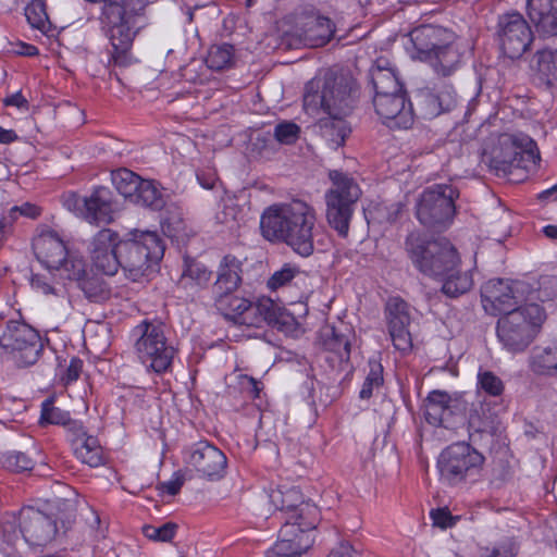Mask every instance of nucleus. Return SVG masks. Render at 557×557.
<instances>
[{"label":"nucleus","instance_id":"nucleus-59","mask_svg":"<svg viewBox=\"0 0 557 557\" xmlns=\"http://www.w3.org/2000/svg\"><path fill=\"white\" fill-rule=\"evenodd\" d=\"M327 557H360V554L351 545L343 543L332 549Z\"/></svg>","mask_w":557,"mask_h":557},{"label":"nucleus","instance_id":"nucleus-49","mask_svg":"<svg viewBox=\"0 0 557 557\" xmlns=\"http://www.w3.org/2000/svg\"><path fill=\"white\" fill-rule=\"evenodd\" d=\"M429 104L432 107L430 114L437 115L444 111L450 110L456 104V95L451 88H446L438 96H431Z\"/></svg>","mask_w":557,"mask_h":557},{"label":"nucleus","instance_id":"nucleus-21","mask_svg":"<svg viewBox=\"0 0 557 557\" xmlns=\"http://www.w3.org/2000/svg\"><path fill=\"white\" fill-rule=\"evenodd\" d=\"M183 459L188 467H193L207 478L221 476L226 466L225 455L207 442H199L186 448Z\"/></svg>","mask_w":557,"mask_h":557},{"label":"nucleus","instance_id":"nucleus-26","mask_svg":"<svg viewBox=\"0 0 557 557\" xmlns=\"http://www.w3.org/2000/svg\"><path fill=\"white\" fill-rule=\"evenodd\" d=\"M499 143L506 147L503 160L504 171H511L513 168L522 166L521 162L524 159L533 164L540 160L535 143L527 135L504 134L500 136Z\"/></svg>","mask_w":557,"mask_h":557},{"label":"nucleus","instance_id":"nucleus-48","mask_svg":"<svg viewBox=\"0 0 557 557\" xmlns=\"http://www.w3.org/2000/svg\"><path fill=\"white\" fill-rule=\"evenodd\" d=\"M2 466L14 472H23L30 470L34 466V462L30 458H28L24 453L20 451H11L7 453L1 457Z\"/></svg>","mask_w":557,"mask_h":557},{"label":"nucleus","instance_id":"nucleus-16","mask_svg":"<svg viewBox=\"0 0 557 557\" xmlns=\"http://www.w3.org/2000/svg\"><path fill=\"white\" fill-rule=\"evenodd\" d=\"M456 197V190L449 185L429 187L422 193L417 203L418 220L430 228H446L455 214Z\"/></svg>","mask_w":557,"mask_h":557},{"label":"nucleus","instance_id":"nucleus-61","mask_svg":"<svg viewBox=\"0 0 557 557\" xmlns=\"http://www.w3.org/2000/svg\"><path fill=\"white\" fill-rule=\"evenodd\" d=\"M235 215H236V209L233 206L225 202L224 211L222 212V215H221V213H218L216 219L220 223H227V222L234 220Z\"/></svg>","mask_w":557,"mask_h":557},{"label":"nucleus","instance_id":"nucleus-53","mask_svg":"<svg viewBox=\"0 0 557 557\" xmlns=\"http://www.w3.org/2000/svg\"><path fill=\"white\" fill-rule=\"evenodd\" d=\"M32 288L45 296H60L61 289L57 288L45 274H34L30 280Z\"/></svg>","mask_w":557,"mask_h":557},{"label":"nucleus","instance_id":"nucleus-9","mask_svg":"<svg viewBox=\"0 0 557 557\" xmlns=\"http://www.w3.org/2000/svg\"><path fill=\"white\" fill-rule=\"evenodd\" d=\"M136 20L137 13L128 1L110 0L103 5L101 24L117 65L126 66L132 62L129 50L137 32Z\"/></svg>","mask_w":557,"mask_h":557},{"label":"nucleus","instance_id":"nucleus-50","mask_svg":"<svg viewBox=\"0 0 557 557\" xmlns=\"http://www.w3.org/2000/svg\"><path fill=\"white\" fill-rule=\"evenodd\" d=\"M188 280L195 282L199 287L206 286L211 280V272L203 264L191 262L187 264L183 273V281L187 282Z\"/></svg>","mask_w":557,"mask_h":557},{"label":"nucleus","instance_id":"nucleus-64","mask_svg":"<svg viewBox=\"0 0 557 557\" xmlns=\"http://www.w3.org/2000/svg\"><path fill=\"white\" fill-rule=\"evenodd\" d=\"M539 198L542 200L557 199V183L552 187L541 191Z\"/></svg>","mask_w":557,"mask_h":557},{"label":"nucleus","instance_id":"nucleus-47","mask_svg":"<svg viewBox=\"0 0 557 557\" xmlns=\"http://www.w3.org/2000/svg\"><path fill=\"white\" fill-rule=\"evenodd\" d=\"M41 209L30 202H24L21 206H14L9 209L7 213L0 214V220H4L8 223V233L13 224V222L18 216H25L29 219H36L40 215Z\"/></svg>","mask_w":557,"mask_h":557},{"label":"nucleus","instance_id":"nucleus-51","mask_svg":"<svg viewBox=\"0 0 557 557\" xmlns=\"http://www.w3.org/2000/svg\"><path fill=\"white\" fill-rule=\"evenodd\" d=\"M63 206L66 210L74 213L77 216H81L87 221V210H86V198L81 197L75 193H67L63 196L62 199Z\"/></svg>","mask_w":557,"mask_h":557},{"label":"nucleus","instance_id":"nucleus-27","mask_svg":"<svg viewBox=\"0 0 557 557\" xmlns=\"http://www.w3.org/2000/svg\"><path fill=\"white\" fill-rule=\"evenodd\" d=\"M529 368L537 376L557 377V339L534 346L529 356Z\"/></svg>","mask_w":557,"mask_h":557},{"label":"nucleus","instance_id":"nucleus-43","mask_svg":"<svg viewBox=\"0 0 557 557\" xmlns=\"http://www.w3.org/2000/svg\"><path fill=\"white\" fill-rule=\"evenodd\" d=\"M178 525L174 522H164L161 524H147L143 528L146 539L157 543H169L176 535Z\"/></svg>","mask_w":557,"mask_h":557},{"label":"nucleus","instance_id":"nucleus-29","mask_svg":"<svg viewBox=\"0 0 557 557\" xmlns=\"http://www.w3.org/2000/svg\"><path fill=\"white\" fill-rule=\"evenodd\" d=\"M86 198L87 221L109 223L113 219V196L107 187H96Z\"/></svg>","mask_w":557,"mask_h":557},{"label":"nucleus","instance_id":"nucleus-4","mask_svg":"<svg viewBox=\"0 0 557 557\" xmlns=\"http://www.w3.org/2000/svg\"><path fill=\"white\" fill-rule=\"evenodd\" d=\"M406 247L414 265L425 275L440 281L442 292L448 297H457L471 289L472 272L460 268V258L448 240L425 243L420 235L412 233L407 238Z\"/></svg>","mask_w":557,"mask_h":557},{"label":"nucleus","instance_id":"nucleus-44","mask_svg":"<svg viewBox=\"0 0 557 557\" xmlns=\"http://www.w3.org/2000/svg\"><path fill=\"white\" fill-rule=\"evenodd\" d=\"M478 389L485 394L497 397L504 392L505 385L503 380L488 370L480 369L476 375Z\"/></svg>","mask_w":557,"mask_h":557},{"label":"nucleus","instance_id":"nucleus-7","mask_svg":"<svg viewBox=\"0 0 557 557\" xmlns=\"http://www.w3.org/2000/svg\"><path fill=\"white\" fill-rule=\"evenodd\" d=\"M18 528L17 532L15 521H5L1 527L0 550L5 557H18L23 544L44 546L51 542L57 533L54 520L33 507L21 510Z\"/></svg>","mask_w":557,"mask_h":557},{"label":"nucleus","instance_id":"nucleus-42","mask_svg":"<svg viewBox=\"0 0 557 557\" xmlns=\"http://www.w3.org/2000/svg\"><path fill=\"white\" fill-rule=\"evenodd\" d=\"M39 422L41 425L45 424H58L64 425L66 429L69 424L72 422H77L76 420L70 419V413L64 411L53 405V399H46L41 405V414Z\"/></svg>","mask_w":557,"mask_h":557},{"label":"nucleus","instance_id":"nucleus-55","mask_svg":"<svg viewBox=\"0 0 557 557\" xmlns=\"http://www.w3.org/2000/svg\"><path fill=\"white\" fill-rule=\"evenodd\" d=\"M186 479L187 471H175L168 481L161 484V490L163 493H166L169 495H175L176 493H178Z\"/></svg>","mask_w":557,"mask_h":557},{"label":"nucleus","instance_id":"nucleus-5","mask_svg":"<svg viewBox=\"0 0 557 557\" xmlns=\"http://www.w3.org/2000/svg\"><path fill=\"white\" fill-rule=\"evenodd\" d=\"M404 45L411 59L429 63L437 74L444 76L456 71L462 55L471 50L451 30L435 25H421L412 29Z\"/></svg>","mask_w":557,"mask_h":557},{"label":"nucleus","instance_id":"nucleus-60","mask_svg":"<svg viewBox=\"0 0 557 557\" xmlns=\"http://www.w3.org/2000/svg\"><path fill=\"white\" fill-rule=\"evenodd\" d=\"M4 104L15 107L23 112L28 110V102L20 91L7 97Z\"/></svg>","mask_w":557,"mask_h":557},{"label":"nucleus","instance_id":"nucleus-37","mask_svg":"<svg viewBox=\"0 0 557 557\" xmlns=\"http://www.w3.org/2000/svg\"><path fill=\"white\" fill-rule=\"evenodd\" d=\"M235 63V49L228 44L213 45L209 48L206 64L213 71H222Z\"/></svg>","mask_w":557,"mask_h":557},{"label":"nucleus","instance_id":"nucleus-39","mask_svg":"<svg viewBox=\"0 0 557 557\" xmlns=\"http://www.w3.org/2000/svg\"><path fill=\"white\" fill-rule=\"evenodd\" d=\"M161 227L164 235L175 240L177 244L183 243L187 237L182 211L176 207L172 211H169L168 216L162 218Z\"/></svg>","mask_w":557,"mask_h":557},{"label":"nucleus","instance_id":"nucleus-17","mask_svg":"<svg viewBox=\"0 0 557 557\" xmlns=\"http://www.w3.org/2000/svg\"><path fill=\"white\" fill-rule=\"evenodd\" d=\"M483 461V456L476 449L460 442L441 453L437 466L441 479L449 485H455L478 474Z\"/></svg>","mask_w":557,"mask_h":557},{"label":"nucleus","instance_id":"nucleus-1","mask_svg":"<svg viewBox=\"0 0 557 557\" xmlns=\"http://www.w3.org/2000/svg\"><path fill=\"white\" fill-rule=\"evenodd\" d=\"M267 497L271 509L284 515L285 522L278 541L265 557H300L313 544V532L320 520L318 507L305 500L299 488L289 484L270 488Z\"/></svg>","mask_w":557,"mask_h":557},{"label":"nucleus","instance_id":"nucleus-54","mask_svg":"<svg viewBox=\"0 0 557 557\" xmlns=\"http://www.w3.org/2000/svg\"><path fill=\"white\" fill-rule=\"evenodd\" d=\"M430 517L433 521V524L441 529L450 528L458 520V517L451 516L450 511L447 508L433 509L430 512Z\"/></svg>","mask_w":557,"mask_h":557},{"label":"nucleus","instance_id":"nucleus-40","mask_svg":"<svg viewBox=\"0 0 557 557\" xmlns=\"http://www.w3.org/2000/svg\"><path fill=\"white\" fill-rule=\"evenodd\" d=\"M25 16L33 28L46 33L50 28V22L46 12L45 0H32L25 8Z\"/></svg>","mask_w":557,"mask_h":557},{"label":"nucleus","instance_id":"nucleus-52","mask_svg":"<svg viewBox=\"0 0 557 557\" xmlns=\"http://www.w3.org/2000/svg\"><path fill=\"white\" fill-rule=\"evenodd\" d=\"M274 135L281 144L289 145L298 138L299 127L295 123L283 122L276 125Z\"/></svg>","mask_w":557,"mask_h":557},{"label":"nucleus","instance_id":"nucleus-45","mask_svg":"<svg viewBox=\"0 0 557 557\" xmlns=\"http://www.w3.org/2000/svg\"><path fill=\"white\" fill-rule=\"evenodd\" d=\"M383 384V367L377 361L369 362V372L360 389L359 396L368 399L372 396L373 391Z\"/></svg>","mask_w":557,"mask_h":557},{"label":"nucleus","instance_id":"nucleus-36","mask_svg":"<svg viewBox=\"0 0 557 557\" xmlns=\"http://www.w3.org/2000/svg\"><path fill=\"white\" fill-rule=\"evenodd\" d=\"M141 181L143 178L127 169H119L111 173V182L117 193L131 201L140 188Z\"/></svg>","mask_w":557,"mask_h":557},{"label":"nucleus","instance_id":"nucleus-11","mask_svg":"<svg viewBox=\"0 0 557 557\" xmlns=\"http://www.w3.org/2000/svg\"><path fill=\"white\" fill-rule=\"evenodd\" d=\"M132 336L136 356L147 370L163 373L170 369L176 350L161 322L145 320L133 329Z\"/></svg>","mask_w":557,"mask_h":557},{"label":"nucleus","instance_id":"nucleus-28","mask_svg":"<svg viewBox=\"0 0 557 557\" xmlns=\"http://www.w3.org/2000/svg\"><path fill=\"white\" fill-rule=\"evenodd\" d=\"M527 11L537 32L557 35V0H527Z\"/></svg>","mask_w":557,"mask_h":557},{"label":"nucleus","instance_id":"nucleus-24","mask_svg":"<svg viewBox=\"0 0 557 557\" xmlns=\"http://www.w3.org/2000/svg\"><path fill=\"white\" fill-rule=\"evenodd\" d=\"M425 419L432 425H447L449 419L465 410L462 395L448 394L444 391H432L425 399Z\"/></svg>","mask_w":557,"mask_h":557},{"label":"nucleus","instance_id":"nucleus-58","mask_svg":"<svg viewBox=\"0 0 557 557\" xmlns=\"http://www.w3.org/2000/svg\"><path fill=\"white\" fill-rule=\"evenodd\" d=\"M197 181L205 189H214L219 185L216 174L212 170L198 172Z\"/></svg>","mask_w":557,"mask_h":557},{"label":"nucleus","instance_id":"nucleus-35","mask_svg":"<svg viewBox=\"0 0 557 557\" xmlns=\"http://www.w3.org/2000/svg\"><path fill=\"white\" fill-rule=\"evenodd\" d=\"M133 202L152 210H161L166 203L159 184L150 180L141 181L140 188L136 193Z\"/></svg>","mask_w":557,"mask_h":557},{"label":"nucleus","instance_id":"nucleus-14","mask_svg":"<svg viewBox=\"0 0 557 557\" xmlns=\"http://www.w3.org/2000/svg\"><path fill=\"white\" fill-rule=\"evenodd\" d=\"M44 348L40 334L21 322H11L0 336V358L12 361L18 367L33 366L39 359Z\"/></svg>","mask_w":557,"mask_h":557},{"label":"nucleus","instance_id":"nucleus-46","mask_svg":"<svg viewBox=\"0 0 557 557\" xmlns=\"http://www.w3.org/2000/svg\"><path fill=\"white\" fill-rule=\"evenodd\" d=\"M469 429L474 432H484L493 434L497 431L498 417L494 413L481 416L478 410L470 413L469 417Z\"/></svg>","mask_w":557,"mask_h":557},{"label":"nucleus","instance_id":"nucleus-63","mask_svg":"<svg viewBox=\"0 0 557 557\" xmlns=\"http://www.w3.org/2000/svg\"><path fill=\"white\" fill-rule=\"evenodd\" d=\"M17 139V135L12 129H4L0 127V143L11 144Z\"/></svg>","mask_w":557,"mask_h":557},{"label":"nucleus","instance_id":"nucleus-62","mask_svg":"<svg viewBox=\"0 0 557 557\" xmlns=\"http://www.w3.org/2000/svg\"><path fill=\"white\" fill-rule=\"evenodd\" d=\"M242 380H243L242 381L243 387L247 386V388H249V393L251 394V396L258 397L259 396V388H258L257 381L253 377H250V376H247V375H243Z\"/></svg>","mask_w":557,"mask_h":557},{"label":"nucleus","instance_id":"nucleus-10","mask_svg":"<svg viewBox=\"0 0 557 557\" xmlns=\"http://www.w3.org/2000/svg\"><path fill=\"white\" fill-rule=\"evenodd\" d=\"M545 318L544 309L536 302L518 307L498 320L497 337L509 352H521L533 342Z\"/></svg>","mask_w":557,"mask_h":557},{"label":"nucleus","instance_id":"nucleus-32","mask_svg":"<svg viewBox=\"0 0 557 557\" xmlns=\"http://www.w3.org/2000/svg\"><path fill=\"white\" fill-rule=\"evenodd\" d=\"M370 76L374 94L404 89L395 67L387 59L379 58L370 70Z\"/></svg>","mask_w":557,"mask_h":557},{"label":"nucleus","instance_id":"nucleus-33","mask_svg":"<svg viewBox=\"0 0 557 557\" xmlns=\"http://www.w3.org/2000/svg\"><path fill=\"white\" fill-rule=\"evenodd\" d=\"M539 79L550 87H557V50L544 49L535 55Z\"/></svg>","mask_w":557,"mask_h":557},{"label":"nucleus","instance_id":"nucleus-12","mask_svg":"<svg viewBox=\"0 0 557 557\" xmlns=\"http://www.w3.org/2000/svg\"><path fill=\"white\" fill-rule=\"evenodd\" d=\"M331 187L325 193V215L329 225L341 237L349 232L354 207L361 197V189L348 174L333 170L329 173Z\"/></svg>","mask_w":557,"mask_h":557},{"label":"nucleus","instance_id":"nucleus-18","mask_svg":"<svg viewBox=\"0 0 557 557\" xmlns=\"http://www.w3.org/2000/svg\"><path fill=\"white\" fill-rule=\"evenodd\" d=\"M124 238L113 230L103 228L89 240L87 250L91 268L97 274L112 276L121 267L122 243Z\"/></svg>","mask_w":557,"mask_h":557},{"label":"nucleus","instance_id":"nucleus-57","mask_svg":"<svg viewBox=\"0 0 557 557\" xmlns=\"http://www.w3.org/2000/svg\"><path fill=\"white\" fill-rule=\"evenodd\" d=\"M83 368V362L78 358H73L70 361V364L66 368L65 373L62 375V381L64 384H70L76 381L81 374Z\"/></svg>","mask_w":557,"mask_h":557},{"label":"nucleus","instance_id":"nucleus-34","mask_svg":"<svg viewBox=\"0 0 557 557\" xmlns=\"http://www.w3.org/2000/svg\"><path fill=\"white\" fill-rule=\"evenodd\" d=\"M305 273L294 263H284L280 269L275 270L268 278L267 287L272 290H278L290 284H297L305 280Z\"/></svg>","mask_w":557,"mask_h":557},{"label":"nucleus","instance_id":"nucleus-25","mask_svg":"<svg viewBox=\"0 0 557 557\" xmlns=\"http://www.w3.org/2000/svg\"><path fill=\"white\" fill-rule=\"evenodd\" d=\"M67 436L75 457L83 463L96 468L103 463L102 447L97 437L88 435L82 422H72L67 428Z\"/></svg>","mask_w":557,"mask_h":557},{"label":"nucleus","instance_id":"nucleus-30","mask_svg":"<svg viewBox=\"0 0 557 557\" xmlns=\"http://www.w3.org/2000/svg\"><path fill=\"white\" fill-rule=\"evenodd\" d=\"M242 282V262L233 257L225 256L218 268V277L214 284V294L234 293Z\"/></svg>","mask_w":557,"mask_h":557},{"label":"nucleus","instance_id":"nucleus-41","mask_svg":"<svg viewBox=\"0 0 557 557\" xmlns=\"http://www.w3.org/2000/svg\"><path fill=\"white\" fill-rule=\"evenodd\" d=\"M401 211L399 203L392 205L389 208L382 203H369L363 208L364 218L370 223L373 222H393Z\"/></svg>","mask_w":557,"mask_h":557},{"label":"nucleus","instance_id":"nucleus-23","mask_svg":"<svg viewBox=\"0 0 557 557\" xmlns=\"http://www.w3.org/2000/svg\"><path fill=\"white\" fill-rule=\"evenodd\" d=\"M71 246L54 230L39 226L33 238V251L37 261L50 273L60 264Z\"/></svg>","mask_w":557,"mask_h":557},{"label":"nucleus","instance_id":"nucleus-6","mask_svg":"<svg viewBox=\"0 0 557 557\" xmlns=\"http://www.w3.org/2000/svg\"><path fill=\"white\" fill-rule=\"evenodd\" d=\"M557 297V276H543L537 288H531L524 281L493 278L481 287V304L491 315L503 317L527 307L535 300L546 301Z\"/></svg>","mask_w":557,"mask_h":557},{"label":"nucleus","instance_id":"nucleus-3","mask_svg":"<svg viewBox=\"0 0 557 557\" xmlns=\"http://www.w3.org/2000/svg\"><path fill=\"white\" fill-rule=\"evenodd\" d=\"M314 208L301 199H292L268 207L260 218L262 236L272 243H284L296 253L308 257L313 252Z\"/></svg>","mask_w":557,"mask_h":557},{"label":"nucleus","instance_id":"nucleus-13","mask_svg":"<svg viewBox=\"0 0 557 557\" xmlns=\"http://www.w3.org/2000/svg\"><path fill=\"white\" fill-rule=\"evenodd\" d=\"M51 274L63 284H75L91 301H103L110 297L104 278L92 270L84 252L74 245Z\"/></svg>","mask_w":557,"mask_h":557},{"label":"nucleus","instance_id":"nucleus-22","mask_svg":"<svg viewBox=\"0 0 557 557\" xmlns=\"http://www.w3.org/2000/svg\"><path fill=\"white\" fill-rule=\"evenodd\" d=\"M385 317L394 347L401 352L410 351L412 339L408 330L410 315L407 302L398 297L389 298L385 307Z\"/></svg>","mask_w":557,"mask_h":557},{"label":"nucleus","instance_id":"nucleus-15","mask_svg":"<svg viewBox=\"0 0 557 557\" xmlns=\"http://www.w3.org/2000/svg\"><path fill=\"white\" fill-rule=\"evenodd\" d=\"M252 307L253 311L250 319L245 320V325L259 327L262 323H267L293 337L302 332L301 319L308 311L304 302L292 304V308H285L272 298L261 296Z\"/></svg>","mask_w":557,"mask_h":557},{"label":"nucleus","instance_id":"nucleus-56","mask_svg":"<svg viewBox=\"0 0 557 557\" xmlns=\"http://www.w3.org/2000/svg\"><path fill=\"white\" fill-rule=\"evenodd\" d=\"M516 554L517 548L515 543L506 542L493 549H482L479 557H515Z\"/></svg>","mask_w":557,"mask_h":557},{"label":"nucleus","instance_id":"nucleus-8","mask_svg":"<svg viewBox=\"0 0 557 557\" xmlns=\"http://www.w3.org/2000/svg\"><path fill=\"white\" fill-rule=\"evenodd\" d=\"M122 249L121 268L134 282L156 273L164 256L163 242L154 231H131L122 243Z\"/></svg>","mask_w":557,"mask_h":557},{"label":"nucleus","instance_id":"nucleus-38","mask_svg":"<svg viewBox=\"0 0 557 557\" xmlns=\"http://www.w3.org/2000/svg\"><path fill=\"white\" fill-rule=\"evenodd\" d=\"M335 32L332 21L324 16H318L306 33V39L311 46H323L332 38Z\"/></svg>","mask_w":557,"mask_h":557},{"label":"nucleus","instance_id":"nucleus-20","mask_svg":"<svg viewBox=\"0 0 557 557\" xmlns=\"http://www.w3.org/2000/svg\"><path fill=\"white\" fill-rule=\"evenodd\" d=\"M500 48L508 58H520L532 41V32L519 13L505 14L499 18Z\"/></svg>","mask_w":557,"mask_h":557},{"label":"nucleus","instance_id":"nucleus-31","mask_svg":"<svg viewBox=\"0 0 557 557\" xmlns=\"http://www.w3.org/2000/svg\"><path fill=\"white\" fill-rule=\"evenodd\" d=\"M215 306L226 318L244 325L245 320L250 319L253 311L252 304L248 299L234 295V293L218 294Z\"/></svg>","mask_w":557,"mask_h":557},{"label":"nucleus","instance_id":"nucleus-19","mask_svg":"<svg viewBox=\"0 0 557 557\" xmlns=\"http://www.w3.org/2000/svg\"><path fill=\"white\" fill-rule=\"evenodd\" d=\"M373 106L376 114L389 128L406 129L413 122L412 107L404 89L374 94Z\"/></svg>","mask_w":557,"mask_h":557},{"label":"nucleus","instance_id":"nucleus-2","mask_svg":"<svg viewBox=\"0 0 557 557\" xmlns=\"http://www.w3.org/2000/svg\"><path fill=\"white\" fill-rule=\"evenodd\" d=\"M351 103L347 81L331 71L315 76L306 86L304 109L318 120L322 135L331 148L341 147L351 131L345 121Z\"/></svg>","mask_w":557,"mask_h":557}]
</instances>
